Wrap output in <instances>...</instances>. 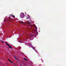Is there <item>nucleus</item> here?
I'll list each match as a JSON object with an SVG mask.
<instances>
[{
	"label": "nucleus",
	"instance_id": "nucleus-1",
	"mask_svg": "<svg viewBox=\"0 0 66 66\" xmlns=\"http://www.w3.org/2000/svg\"><path fill=\"white\" fill-rule=\"evenodd\" d=\"M32 34H31L29 36V38L31 37H32V36H34L36 35V34H35V33H33V32H32Z\"/></svg>",
	"mask_w": 66,
	"mask_h": 66
},
{
	"label": "nucleus",
	"instance_id": "nucleus-2",
	"mask_svg": "<svg viewBox=\"0 0 66 66\" xmlns=\"http://www.w3.org/2000/svg\"><path fill=\"white\" fill-rule=\"evenodd\" d=\"M20 17L22 18H23L24 17V13H21L20 15Z\"/></svg>",
	"mask_w": 66,
	"mask_h": 66
},
{
	"label": "nucleus",
	"instance_id": "nucleus-3",
	"mask_svg": "<svg viewBox=\"0 0 66 66\" xmlns=\"http://www.w3.org/2000/svg\"><path fill=\"white\" fill-rule=\"evenodd\" d=\"M19 23H21V24H23L24 23V22H23V21H20L19 22Z\"/></svg>",
	"mask_w": 66,
	"mask_h": 66
},
{
	"label": "nucleus",
	"instance_id": "nucleus-4",
	"mask_svg": "<svg viewBox=\"0 0 66 66\" xmlns=\"http://www.w3.org/2000/svg\"><path fill=\"white\" fill-rule=\"evenodd\" d=\"M8 46L10 48H11V49H12V48H13V47H12V46L11 45H9Z\"/></svg>",
	"mask_w": 66,
	"mask_h": 66
},
{
	"label": "nucleus",
	"instance_id": "nucleus-5",
	"mask_svg": "<svg viewBox=\"0 0 66 66\" xmlns=\"http://www.w3.org/2000/svg\"><path fill=\"white\" fill-rule=\"evenodd\" d=\"M6 45H7V46H8L10 45H9V43L7 42H6L5 43Z\"/></svg>",
	"mask_w": 66,
	"mask_h": 66
},
{
	"label": "nucleus",
	"instance_id": "nucleus-6",
	"mask_svg": "<svg viewBox=\"0 0 66 66\" xmlns=\"http://www.w3.org/2000/svg\"><path fill=\"white\" fill-rule=\"evenodd\" d=\"M13 18H15V16L13 15H10Z\"/></svg>",
	"mask_w": 66,
	"mask_h": 66
},
{
	"label": "nucleus",
	"instance_id": "nucleus-7",
	"mask_svg": "<svg viewBox=\"0 0 66 66\" xmlns=\"http://www.w3.org/2000/svg\"><path fill=\"white\" fill-rule=\"evenodd\" d=\"M27 22L28 24H30V22H29V21H27Z\"/></svg>",
	"mask_w": 66,
	"mask_h": 66
},
{
	"label": "nucleus",
	"instance_id": "nucleus-8",
	"mask_svg": "<svg viewBox=\"0 0 66 66\" xmlns=\"http://www.w3.org/2000/svg\"><path fill=\"white\" fill-rule=\"evenodd\" d=\"M24 60H25V61H28V60H27V59H26V58H24Z\"/></svg>",
	"mask_w": 66,
	"mask_h": 66
},
{
	"label": "nucleus",
	"instance_id": "nucleus-9",
	"mask_svg": "<svg viewBox=\"0 0 66 66\" xmlns=\"http://www.w3.org/2000/svg\"><path fill=\"white\" fill-rule=\"evenodd\" d=\"M7 60H8V61H9V62H11V60H10L9 59H8Z\"/></svg>",
	"mask_w": 66,
	"mask_h": 66
},
{
	"label": "nucleus",
	"instance_id": "nucleus-10",
	"mask_svg": "<svg viewBox=\"0 0 66 66\" xmlns=\"http://www.w3.org/2000/svg\"><path fill=\"white\" fill-rule=\"evenodd\" d=\"M32 48H34V50H35V48H34V47H32Z\"/></svg>",
	"mask_w": 66,
	"mask_h": 66
},
{
	"label": "nucleus",
	"instance_id": "nucleus-11",
	"mask_svg": "<svg viewBox=\"0 0 66 66\" xmlns=\"http://www.w3.org/2000/svg\"><path fill=\"white\" fill-rule=\"evenodd\" d=\"M27 19H29V17H27Z\"/></svg>",
	"mask_w": 66,
	"mask_h": 66
},
{
	"label": "nucleus",
	"instance_id": "nucleus-12",
	"mask_svg": "<svg viewBox=\"0 0 66 66\" xmlns=\"http://www.w3.org/2000/svg\"><path fill=\"white\" fill-rule=\"evenodd\" d=\"M10 63H13V62H12V61H10Z\"/></svg>",
	"mask_w": 66,
	"mask_h": 66
},
{
	"label": "nucleus",
	"instance_id": "nucleus-13",
	"mask_svg": "<svg viewBox=\"0 0 66 66\" xmlns=\"http://www.w3.org/2000/svg\"><path fill=\"white\" fill-rule=\"evenodd\" d=\"M14 65H15V66H17V65H16V64L14 63Z\"/></svg>",
	"mask_w": 66,
	"mask_h": 66
},
{
	"label": "nucleus",
	"instance_id": "nucleus-14",
	"mask_svg": "<svg viewBox=\"0 0 66 66\" xmlns=\"http://www.w3.org/2000/svg\"><path fill=\"white\" fill-rule=\"evenodd\" d=\"M35 28H36V30H37V28H36V27H35Z\"/></svg>",
	"mask_w": 66,
	"mask_h": 66
},
{
	"label": "nucleus",
	"instance_id": "nucleus-15",
	"mask_svg": "<svg viewBox=\"0 0 66 66\" xmlns=\"http://www.w3.org/2000/svg\"><path fill=\"white\" fill-rule=\"evenodd\" d=\"M15 60H16V61L17 60V58H15Z\"/></svg>",
	"mask_w": 66,
	"mask_h": 66
},
{
	"label": "nucleus",
	"instance_id": "nucleus-16",
	"mask_svg": "<svg viewBox=\"0 0 66 66\" xmlns=\"http://www.w3.org/2000/svg\"><path fill=\"white\" fill-rule=\"evenodd\" d=\"M1 42H2V43H3V41H1Z\"/></svg>",
	"mask_w": 66,
	"mask_h": 66
},
{
	"label": "nucleus",
	"instance_id": "nucleus-17",
	"mask_svg": "<svg viewBox=\"0 0 66 66\" xmlns=\"http://www.w3.org/2000/svg\"><path fill=\"white\" fill-rule=\"evenodd\" d=\"M20 65H21V66H22V65H21V64Z\"/></svg>",
	"mask_w": 66,
	"mask_h": 66
},
{
	"label": "nucleus",
	"instance_id": "nucleus-18",
	"mask_svg": "<svg viewBox=\"0 0 66 66\" xmlns=\"http://www.w3.org/2000/svg\"><path fill=\"white\" fill-rule=\"evenodd\" d=\"M20 43H21V42H20Z\"/></svg>",
	"mask_w": 66,
	"mask_h": 66
},
{
	"label": "nucleus",
	"instance_id": "nucleus-19",
	"mask_svg": "<svg viewBox=\"0 0 66 66\" xmlns=\"http://www.w3.org/2000/svg\"><path fill=\"white\" fill-rule=\"evenodd\" d=\"M36 32H37V30H36Z\"/></svg>",
	"mask_w": 66,
	"mask_h": 66
}]
</instances>
